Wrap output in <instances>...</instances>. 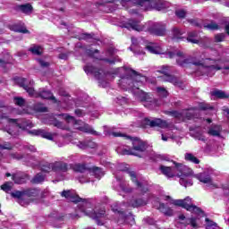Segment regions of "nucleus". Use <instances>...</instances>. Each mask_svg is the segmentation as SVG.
<instances>
[{"label": "nucleus", "instance_id": "nucleus-47", "mask_svg": "<svg viewBox=\"0 0 229 229\" xmlns=\"http://www.w3.org/2000/svg\"><path fill=\"white\" fill-rule=\"evenodd\" d=\"M166 115H171V117H174V119H182L183 114L180 113L178 111H166L165 112Z\"/></svg>", "mask_w": 229, "mask_h": 229}, {"label": "nucleus", "instance_id": "nucleus-50", "mask_svg": "<svg viewBox=\"0 0 229 229\" xmlns=\"http://www.w3.org/2000/svg\"><path fill=\"white\" fill-rule=\"evenodd\" d=\"M111 210L114 213V214H119L120 216H124V211L121 210L119 208V206L117 204H114L111 206Z\"/></svg>", "mask_w": 229, "mask_h": 229}, {"label": "nucleus", "instance_id": "nucleus-10", "mask_svg": "<svg viewBox=\"0 0 229 229\" xmlns=\"http://www.w3.org/2000/svg\"><path fill=\"white\" fill-rule=\"evenodd\" d=\"M144 3H149L150 6L158 12L165 8L162 0H138L137 4L139 6H144Z\"/></svg>", "mask_w": 229, "mask_h": 229}, {"label": "nucleus", "instance_id": "nucleus-37", "mask_svg": "<svg viewBox=\"0 0 229 229\" xmlns=\"http://www.w3.org/2000/svg\"><path fill=\"white\" fill-rule=\"evenodd\" d=\"M180 180L179 182L182 187H191L192 180L183 177V175H177Z\"/></svg>", "mask_w": 229, "mask_h": 229}, {"label": "nucleus", "instance_id": "nucleus-35", "mask_svg": "<svg viewBox=\"0 0 229 229\" xmlns=\"http://www.w3.org/2000/svg\"><path fill=\"white\" fill-rule=\"evenodd\" d=\"M29 51L33 55H36V56H41L43 53V48L38 45H34L33 47L29 48Z\"/></svg>", "mask_w": 229, "mask_h": 229}, {"label": "nucleus", "instance_id": "nucleus-27", "mask_svg": "<svg viewBox=\"0 0 229 229\" xmlns=\"http://www.w3.org/2000/svg\"><path fill=\"white\" fill-rule=\"evenodd\" d=\"M157 210L165 214V216H168L171 217L174 212L173 211V208L169 207H165V204L159 203V207L157 208Z\"/></svg>", "mask_w": 229, "mask_h": 229}, {"label": "nucleus", "instance_id": "nucleus-48", "mask_svg": "<svg viewBox=\"0 0 229 229\" xmlns=\"http://www.w3.org/2000/svg\"><path fill=\"white\" fill-rule=\"evenodd\" d=\"M194 116H195L194 112H191L188 110L182 112V120L183 121H185V119L187 121H191V120L194 119Z\"/></svg>", "mask_w": 229, "mask_h": 229}, {"label": "nucleus", "instance_id": "nucleus-2", "mask_svg": "<svg viewBox=\"0 0 229 229\" xmlns=\"http://www.w3.org/2000/svg\"><path fill=\"white\" fill-rule=\"evenodd\" d=\"M173 204L175 207H181L188 212H192L193 214H197L198 216H199V214H203L202 208H198L196 205L192 204V199L191 197H186L183 199H175L174 200Z\"/></svg>", "mask_w": 229, "mask_h": 229}, {"label": "nucleus", "instance_id": "nucleus-53", "mask_svg": "<svg viewBox=\"0 0 229 229\" xmlns=\"http://www.w3.org/2000/svg\"><path fill=\"white\" fill-rule=\"evenodd\" d=\"M205 221L208 223L206 226L207 229L217 228V224L216 222L210 220L209 218H206Z\"/></svg>", "mask_w": 229, "mask_h": 229}, {"label": "nucleus", "instance_id": "nucleus-25", "mask_svg": "<svg viewBox=\"0 0 229 229\" xmlns=\"http://www.w3.org/2000/svg\"><path fill=\"white\" fill-rule=\"evenodd\" d=\"M77 130H80V131H83L84 133H90V135H100L98 131H94V129H92V127H90L89 124H84L83 126L77 127Z\"/></svg>", "mask_w": 229, "mask_h": 229}, {"label": "nucleus", "instance_id": "nucleus-52", "mask_svg": "<svg viewBox=\"0 0 229 229\" xmlns=\"http://www.w3.org/2000/svg\"><path fill=\"white\" fill-rule=\"evenodd\" d=\"M205 28H207V30H210L211 31H216L219 30V25L216 22H211L205 25Z\"/></svg>", "mask_w": 229, "mask_h": 229}, {"label": "nucleus", "instance_id": "nucleus-9", "mask_svg": "<svg viewBox=\"0 0 229 229\" xmlns=\"http://www.w3.org/2000/svg\"><path fill=\"white\" fill-rule=\"evenodd\" d=\"M123 171H125L127 174H129L132 183H135L136 187L140 189V192H142V194H146V192L149 191L148 187H145L144 185H142L140 182H139V179H137V174L135 173V171H131L130 168H126L125 170H123Z\"/></svg>", "mask_w": 229, "mask_h": 229}, {"label": "nucleus", "instance_id": "nucleus-54", "mask_svg": "<svg viewBox=\"0 0 229 229\" xmlns=\"http://www.w3.org/2000/svg\"><path fill=\"white\" fill-rule=\"evenodd\" d=\"M12 182H6L4 184L1 185V190L4 191V192H10L12 191Z\"/></svg>", "mask_w": 229, "mask_h": 229}, {"label": "nucleus", "instance_id": "nucleus-7", "mask_svg": "<svg viewBox=\"0 0 229 229\" xmlns=\"http://www.w3.org/2000/svg\"><path fill=\"white\" fill-rule=\"evenodd\" d=\"M147 31L155 37H164L165 35V24L155 22L147 29Z\"/></svg>", "mask_w": 229, "mask_h": 229}, {"label": "nucleus", "instance_id": "nucleus-59", "mask_svg": "<svg viewBox=\"0 0 229 229\" xmlns=\"http://www.w3.org/2000/svg\"><path fill=\"white\" fill-rule=\"evenodd\" d=\"M99 62H106V64H110L111 65H114L117 60L115 58L108 59V58H99Z\"/></svg>", "mask_w": 229, "mask_h": 229}, {"label": "nucleus", "instance_id": "nucleus-41", "mask_svg": "<svg viewBox=\"0 0 229 229\" xmlns=\"http://www.w3.org/2000/svg\"><path fill=\"white\" fill-rule=\"evenodd\" d=\"M196 37H198V32H189L187 37L188 42H191V44H199V40L196 39Z\"/></svg>", "mask_w": 229, "mask_h": 229}, {"label": "nucleus", "instance_id": "nucleus-55", "mask_svg": "<svg viewBox=\"0 0 229 229\" xmlns=\"http://www.w3.org/2000/svg\"><path fill=\"white\" fill-rule=\"evenodd\" d=\"M199 110H203V111H205V110H213V109H214V106H210V105H208V104L200 103V104L199 105Z\"/></svg>", "mask_w": 229, "mask_h": 229}, {"label": "nucleus", "instance_id": "nucleus-16", "mask_svg": "<svg viewBox=\"0 0 229 229\" xmlns=\"http://www.w3.org/2000/svg\"><path fill=\"white\" fill-rule=\"evenodd\" d=\"M83 69L86 74H94L96 80H101V72L94 65L88 64Z\"/></svg>", "mask_w": 229, "mask_h": 229}, {"label": "nucleus", "instance_id": "nucleus-46", "mask_svg": "<svg viewBox=\"0 0 229 229\" xmlns=\"http://www.w3.org/2000/svg\"><path fill=\"white\" fill-rule=\"evenodd\" d=\"M156 90L159 98H167L169 96V91L164 87H157Z\"/></svg>", "mask_w": 229, "mask_h": 229}, {"label": "nucleus", "instance_id": "nucleus-17", "mask_svg": "<svg viewBox=\"0 0 229 229\" xmlns=\"http://www.w3.org/2000/svg\"><path fill=\"white\" fill-rule=\"evenodd\" d=\"M11 58H12V56L8 53L0 54V67L3 70H4L5 72L8 71V70H6V65L12 64Z\"/></svg>", "mask_w": 229, "mask_h": 229}, {"label": "nucleus", "instance_id": "nucleus-8", "mask_svg": "<svg viewBox=\"0 0 229 229\" xmlns=\"http://www.w3.org/2000/svg\"><path fill=\"white\" fill-rule=\"evenodd\" d=\"M141 126L142 128H148V126H149L150 128H155L157 126L158 128H165V126H167V122L160 118H156L154 120H149V118H144L141 121Z\"/></svg>", "mask_w": 229, "mask_h": 229}, {"label": "nucleus", "instance_id": "nucleus-56", "mask_svg": "<svg viewBox=\"0 0 229 229\" xmlns=\"http://www.w3.org/2000/svg\"><path fill=\"white\" fill-rule=\"evenodd\" d=\"M175 15L178 17V19H185V16L187 15V13L184 10H177L175 11Z\"/></svg>", "mask_w": 229, "mask_h": 229}, {"label": "nucleus", "instance_id": "nucleus-43", "mask_svg": "<svg viewBox=\"0 0 229 229\" xmlns=\"http://www.w3.org/2000/svg\"><path fill=\"white\" fill-rule=\"evenodd\" d=\"M14 81L18 83L20 87L22 89H25L30 83H28V79L21 78V77H16L14 78Z\"/></svg>", "mask_w": 229, "mask_h": 229}, {"label": "nucleus", "instance_id": "nucleus-19", "mask_svg": "<svg viewBox=\"0 0 229 229\" xmlns=\"http://www.w3.org/2000/svg\"><path fill=\"white\" fill-rule=\"evenodd\" d=\"M165 81H168V83H172V85H174V87H179V89H182L183 82L178 79V77L168 74V76L165 77Z\"/></svg>", "mask_w": 229, "mask_h": 229}, {"label": "nucleus", "instance_id": "nucleus-36", "mask_svg": "<svg viewBox=\"0 0 229 229\" xmlns=\"http://www.w3.org/2000/svg\"><path fill=\"white\" fill-rule=\"evenodd\" d=\"M139 21L137 20H129V22L127 23L130 28L134 30L135 31H142V27L139 25Z\"/></svg>", "mask_w": 229, "mask_h": 229}, {"label": "nucleus", "instance_id": "nucleus-32", "mask_svg": "<svg viewBox=\"0 0 229 229\" xmlns=\"http://www.w3.org/2000/svg\"><path fill=\"white\" fill-rule=\"evenodd\" d=\"M208 133L211 137H221V125H215L209 128Z\"/></svg>", "mask_w": 229, "mask_h": 229}, {"label": "nucleus", "instance_id": "nucleus-18", "mask_svg": "<svg viewBox=\"0 0 229 229\" xmlns=\"http://www.w3.org/2000/svg\"><path fill=\"white\" fill-rule=\"evenodd\" d=\"M14 10L25 13V15H30L33 12V5L31 4H18L14 7Z\"/></svg>", "mask_w": 229, "mask_h": 229}, {"label": "nucleus", "instance_id": "nucleus-64", "mask_svg": "<svg viewBox=\"0 0 229 229\" xmlns=\"http://www.w3.org/2000/svg\"><path fill=\"white\" fill-rule=\"evenodd\" d=\"M38 62L40 67H43V68L49 67V63L44 61L43 59H38Z\"/></svg>", "mask_w": 229, "mask_h": 229}, {"label": "nucleus", "instance_id": "nucleus-61", "mask_svg": "<svg viewBox=\"0 0 229 229\" xmlns=\"http://www.w3.org/2000/svg\"><path fill=\"white\" fill-rule=\"evenodd\" d=\"M167 71H169V66H162L158 72H160V74H164L165 78H166L169 75Z\"/></svg>", "mask_w": 229, "mask_h": 229}, {"label": "nucleus", "instance_id": "nucleus-21", "mask_svg": "<svg viewBox=\"0 0 229 229\" xmlns=\"http://www.w3.org/2000/svg\"><path fill=\"white\" fill-rule=\"evenodd\" d=\"M8 28L11 31H15V33L30 34V30L22 25L13 24L9 25Z\"/></svg>", "mask_w": 229, "mask_h": 229}, {"label": "nucleus", "instance_id": "nucleus-11", "mask_svg": "<svg viewBox=\"0 0 229 229\" xmlns=\"http://www.w3.org/2000/svg\"><path fill=\"white\" fill-rule=\"evenodd\" d=\"M48 124L49 126H54L55 128H58V130H64L65 131H70L71 128L65 125L64 122L56 119L55 116H50L48 118Z\"/></svg>", "mask_w": 229, "mask_h": 229}, {"label": "nucleus", "instance_id": "nucleus-40", "mask_svg": "<svg viewBox=\"0 0 229 229\" xmlns=\"http://www.w3.org/2000/svg\"><path fill=\"white\" fill-rule=\"evenodd\" d=\"M42 173H51V171H55V164L54 163H46L41 165Z\"/></svg>", "mask_w": 229, "mask_h": 229}, {"label": "nucleus", "instance_id": "nucleus-42", "mask_svg": "<svg viewBox=\"0 0 229 229\" xmlns=\"http://www.w3.org/2000/svg\"><path fill=\"white\" fill-rule=\"evenodd\" d=\"M69 199L72 201V203H87V199H82L79 195L73 193H72Z\"/></svg>", "mask_w": 229, "mask_h": 229}, {"label": "nucleus", "instance_id": "nucleus-6", "mask_svg": "<svg viewBox=\"0 0 229 229\" xmlns=\"http://www.w3.org/2000/svg\"><path fill=\"white\" fill-rule=\"evenodd\" d=\"M85 216L94 219L98 226H103L105 223L101 221L106 217V210L105 208H100L98 211L91 209L90 211H84Z\"/></svg>", "mask_w": 229, "mask_h": 229}, {"label": "nucleus", "instance_id": "nucleus-4", "mask_svg": "<svg viewBox=\"0 0 229 229\" xmlns=\"http://www.w3.org/2000/svg\"><path fill=\"white\" fill-rule=\"evenodd\" d=\"M219 62V59L205 58L198 62H192V65L196 67H203L204 69H212L213 71H221L223 67L219 64H216Z\"/></svg>", "mask_w": 229, "mask_h": 229}, {"label": "nucleus", "instance_id": "nucleus-33", "mask_svg": "<svg viewBox=\"0 0 229 229\" xmlns=\"http://www.w3.org/2000/svg\"><path fill=\"white\" fill-rule=\"evenodd\" d=\"M145 205H148V202L144 199L140 198L131 200V207L132 208H139V207H144Z\"/></svg>", "mask_w": 229, "mask_h": 229}, {"label": "nucleus", "instance_id": "nucleus-5", "mask_svg": "<svg viewBox=\"0 0 229 229\" xmlns=\"http://www.w3.org/2000/svg\"><path fill=\"white\" fill-rule=\"evenodd\" d=\"M126 140H131L132 150L138 153H144L148 149V143L139 137L125 135Z\"/></svg>", "mask_w": 229, "mask_h": 229}, {"label": "nucleus", "instance_id": "nucleus-30", "mask_svg": "<svg viewBox=\"0 0 229 229\" xmlns=\"http://www.w3.org/2000/svg\"><path fill=\"white\" fill-rule=\"evenodd\" d=\"M33 85H35V81H30L29 82V84H27V87L23 88V89H24V90H26L27 93H29V96H30L32 98H37V94H38V92L35 91Z\"/></svg>", "mask_w": 229, "mask_h": 229}, {"label": "nucleus", "instance_id": "nucleus-60", "mask_svg": "<svg viewBox=\"0 0 229 229\" xmlns=\"http://www.w3.org/2000/svg\"><path fill=\"white\" fill-rule=\"evenodd\" d=\"M146 49L149 51L152 55H158V51H157V48L151 45L146 46Z\"/></svg>", "mask_w": 229, "mask_h": 229}, {"label": "nucleus", "instance_id": "nucleus-1", "mask_svg": "<svg viewBox=\"0 0 229 229\" xmlns=\"http://www.w3.org/2000/svg\"><path fill=\"white\" fill-rule=\"evenodd\" d=\"M124 71L125 73L119 80V83L127 89L139 90L142 87V81H146V76L131 68L125 67Z\"/></svg>", "mask_w": 229, "mask_h": 229}, {"label": "nucleus", "instance_id": "nucleus-28", "mask_svg": "<svg viewBox=\"0 0 229 229\" xmlns=\"http://www.w3.org/2000/svg\"><path fill=\"white\" fill-rule=\"evenodd\" d=\"M211 96H214L217 99H228L229 95L221 89H215L211 91Z\"/></svg>", "mask_w": 229, "mask_h": 229}, {"label": "nucleus", "instance_id": "nucleus-63", "mask_svg": "<svg viewBox=\"0 0 229 229\" xmlns=\"http://www.w3.org/2000/svg\"><path fill=\"white\" fill-rule=\"evenodd\" d=\"M225 34L224 33H220V34H216L215 36V40L216 42H223V40H225Z\"/></svg>", "mask_w": 229, "mask_h": 229}, {"label": "nucleus", "instance_id": "nucleus-39", "mask_svg": "<svg viewBox=\"0 0 229 229\" xmlns=\"http://www.w3.org/2000/svg\"><path fill=\"white\" fill-rule=\"evenodd\" d=\"M184 158L187 162H191V164H199V159L192 155V153H186Z\"/></svg>", "mask_w": 229, "mask_h": 229}, {"label": "nucleus", "instance_id": "nucleus-24", "mask_svg": "<svg viewBox=\"0 0 229 229\" xmlns=\"http://www.w3.org/2000/svg\"><path fill=\"white\" fill-rule=\"evenodd\" d=\"M159 170L161 171L162 174L166 176V178H174V172H173V167L161 165L159 166Z\"/></svg>", "mask_w": 229, "mask_h": 229}, {"label": "nucleus", "instance_id": "nucleus-29", "mask_svg": "<svg viewBox=\"0 0 229 229\" xmlns=\"http://www.w3.org/2000/svg\"><path fill=\"white\" fill-rule=\"evenodd\" d=\"M120 219H123V221H125V223H129L131 225L135 224V217L131 212L126 214V212L123 211V215L120 216Z\"/></svg>", "mask_w": 229, "mask_h": 229}, {"label": "nucleus", "instance_id": "nucleus-22", "mask_svg": "<svg viewBox=\"0 0 229 229\" xmlns=\"http://www.w3.org/2000/svg\"><path fill=\"white\" fill-rule=\"evenodd\" d=\"M195 178H197L199 182H201V183H208L209 185H212V177L206 173L197 174Z\"/></svg>", "mask_w": 229, "mask_h": 229}, {"label": "nucleus", "instance_id": "nucleus-51", "mask_svg": "<svg viewBox=\"0 0 229 229\" xmlns=\"http://www.w3.org/2000/svg\"><path fill=\"white\" fill-rule=\"evenodd\" d=\"M90 38H94V33H82L79 40H90Z\"/></svg>", "mask_w": 229, "mask_h": 229}, {"label": "nucleus", "instance_id": "nucleus-44", "mask_svg": "<svg viewBox=\"0 0 229 229\" xmlns=\"http://www.w3.org/2000/svg\"><path fill=\"white\" fill-rule=\"evenodd\" d=\"M172 32H173L174 38H176L177 40L183 38L182 37L183 35V32H182V30L178 27H174L172 29Z\"/></svg>", "mask_w": 229, "mask_h": 229}, {"label": "nucleus", "instance_id": "nucleus-58", "mask_svg": "<svg viewBox=\"0 0 229 229\" xmlns=\"http://www.w3.org/2000/svg\"><path fill=\"white\" fill-rule=\"evenodd\" d=\"M72 195V191H71V190H67V191L64 190L61 192L62 198H65L66 199H70Z\"/></svg>", "mask_w": 229, "mask_h": 229}, {"label": "nucleus", "instance_id": "nucleus-13", "mask_svg": "<svg viewBox=\"0 0 229 229\" xmlns=\"http://www.w3.org/2000/svg\"><path fill=\"white\" fill-rule=\"evenodd\" d=\"M29 133L31 135H36L38 137H42V139H47V140H53V134L43 129L32 130Z\"/></svg>", "mask_w": 229, "mask_h": 229}, {"label": "nucleus", "instance_id": "nucleus-3", "mask_svg": "<svg viewBox=\"0 0 229 229\" xmlns=\"http://www.w3.org/2000/svg\"><path fill=\"white\" fill-rule=\"evenodd\" d=\"M40 194V190L37 188H27L22 191H14L11 192L12 198L16 199H22L24 196L27 198H38Z\"/></svg>", "mask_w": 229, "mask_h": 229}, {"label": "nucleus", "instance_id": "nucleus-34", "mask_svg": "<svg viewBox=\"0 0 229 229\" xmlns=\"http://www.w3.org/2000/svg\"><path fill=\"white\" fill-rule=\"evenodd\" d=\"M90 167H87L86 164H75L73 165V171H75V173H84L86 171H89Z\"/></svg>", "mask_w": 229, "mask_h": 229}, {"label": "nucleus", "instance_id": "nucleus-23", "mask_svg": "<svg viewBox=\"0 0 229 229\" xmlns=\"http://www.w3.org/2000/svg\"><path fill=\"white\" fill-rule=\"evenodd\" d=\"M57 117H64V121H66V123H71L72 124H73V126H76L78 124H80V123H81V120H76V118H74V116H71L69 114H56Z\"/></svg>", "mask_w": 229, "mask_h": 229}, {"label": "nucleus", "instance_id": "nucleus-14", "mask_svg": "<svg viewBox=\"0 0 229 229\" xmlns=\"http://www.w3.org/2000/svg\"><path fill=\"white\" fill-rule=\"evenodd\" d=\"M71 167L64 161L54 162V173H67Z\"/></svg>", "mask_w": 229, "mask_h": 229}, {"label": "nucleus", "instance_id": "nucleus-20", "mask_svg": "<svg viewBox=\"0 0 229 229\" xmlns=\"http://www.w3.org/2000/svg\"><path fill=\"white\" fill-rule=\"evenodd\" d=\"M88 171L97 178V180H100V178H103L105 176V172L103 171V168L98 166H92L88 168Z\"/></svg>", "mask_w": 229, "mask_h": 229}, {"label": "nucleus", "instance_id": "nucleus-12", "mask_svg": "<svg viewBox=\"0 0 229 229\" xmlns=\"http://www.w3.org/2000/svg\"><path fill=\"white\" fill-rule=\"evenodd\" d=\"M12 180L17 185H22V183H27L28 180H30V174H12Z\"/></svg>", "mask_w": 229, "mask_h": 229}, {"label": "nucleus", "instance_id": "nucleus-26", "mask_svg": "<svg viewBox=\"0 0 229 229\" xmlns=\"http://www.w3.org/2000/svg\"><path fill=\"white\" fill-rule=\"evenodd\" d=\"M32 110H34V112H37L38 114H46L47 112H48L47 107L40 102L35 103L32 106Z\"/></svg>", "mask_w": 229, "mask_h": 229}, {"label": "nucleus", "instance_id": "nucleus-45", "mask_svg": "<svg viewBox=\"0 0 229 229\" xmlns=\"http://www.w3.org/2000/svg\"><path fill=\"white\" fill-rule=\"evenodd\" d=\"M98 53H99L98 49H93V48L86 49L87 56H89V58H94L95 60H99V57H97L95 55H98Z\"/></svg>", "mask_w": 229, "mask_h": 229}, {"label": "nucleus", "instance_id": "nucleus-49", "mask_svg": "<svg viewBox=\"0 0 229 229\" xmlns=\"http://www.w3.org/2000/svg\"><path fill=\"white\" fill-rule=\"evenodd\" d=\"M13 103L16 106H24V105H26V100L22 97H14Z\"/></svg>", "mask_w": 229, "mask_h": 229}, {"label": "nucleus", "instance_id": "nucleus-62", "mask_svg": "<svg viewBox=\"0 0 229 229\" xmlns=\"http://www.w3.org/2000/svg\"><path fill=\"white\" fill-rule=\"evenodd\" d=\"M0 149H7L8 151H11V149H13V148L10 142H5L4 145L0 144Z\"/></svg>", "mask_w": 229, "mask_h": 229}, {"label": "nucleus", "instance_id": "nucleus-31", "mask_svg": "<svg viewBox=\"0 0 229 229\" xmlns=\"http://www.w3.org/2000/svg\"><path fill=\"white\" fill-rule=\"evenodd\" d=\"M140 99L142 103H150L151 106L157 104V99L151 98L148 93L140 95Z\"/></svg>", "mask_w": 229, "mask_h": 229}, {"label": "nucleus", "instance_id": "nucleus-15", "mask_svg": "<svg viewBox=\"0 0 229 229\" xmlns=\"http://www.w3.org/2000/svg\"><path fill=\"white\" fill-rule=\"evenodd\" d=\"M36 98H41V99H48L54 101V103H58V100H56V98L53 96L50 90H38L36 94Z\"/></svg>", "mask_w": 229, "mask_h": 229}, {"label": "nucleus", "instance_id": "nucleus-57", "mask_svg": "<svg viewBox=\"0 0 229 229\" xmlns=\"http://www.w3.org/2000/svg\"><path fill=\"white\" fill-rule=\"evenodd\" d=\"M123 155H131L132 157H139L140 158V155H139V153L133 152V150L131 149H123Z\"/></svg>", "mask_w": 229, "mask_h": 229}, {"label": "nucleus", "instance_id": "nucleus-38", "mask_svg": "<svg viewBox=\"0 0 229 229\" xmlns=\"http://www.w3.org/2000/svg\"><path fill=\"white\" fill-rule=\"evenodd\" d=\"M44 180H46V177L44 176V174H42V173H38L32 179H31V183L33 184H38V183H42L44 182Z\"/></svg>", "mask_w": 229, "mask_h": 229}]
</instances>
